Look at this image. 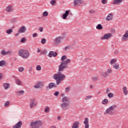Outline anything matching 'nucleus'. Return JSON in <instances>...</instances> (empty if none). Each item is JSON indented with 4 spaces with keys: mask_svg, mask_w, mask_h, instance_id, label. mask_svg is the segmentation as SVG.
Wrapping results in <instances>:
<instances>
[{
    "mask_svg": "<svg viewBox=\"0 0 128 128\" xmlns=\"http://www.w3.org/2000/svg\"><path fill=\"white\" fill-rule=\"evenodd\" d=\"M54 78L56 80V84L58 86L66 78V75L62 73V72H58L57 74H54Z\"/></svg>",
    "mask_w": 128,
    "mask_h": 128,
    "instance_id": "obj_1",
    "label": "nucleus"
},
{
    "mask_svg": "<svg viewBox=\"0 0 128 128\" xmlns=\"http://www.w3.org/2000/svg\"><path fill=\"white\" fill-rule=\"evenodd\" d=\"M18 54L20 56H22V58H28V56H30V52H28V50L22 48L18 52Z\"/></svg>",
    "mask_w": 128,
    "mask_h": 128,
    "instance_id": "obj_2",
    "label": "nucleus"
},
{
    "mask_svg": "<svg viewBox=\"0 0 128 128\" xmlns=\"http://www.w3.org/2000/svg\"><path fill=\"white\" fill-rule=\"evenodd\" d=\"M116 108V105H112L107 108L106 111L104 112V114H112L114 112V108Z\"/></svg>",
    "mask_w": 128,
    "mask_h": 128,
    "instance_id": "obj_3",
    "label": "nucleus"
},
{
    "mask_svg": "<svg viewBox=\"0 0 128 128\" xmlns=\"http://www.w3.org/2000/svg\"><path fill=\"white\" fill-rule=\"evenodd\" d=\"M42 126V122L40 120L33 121L30 124L31 128H38Z\"/></svg>",
    "mask_w": 128,
    "mask_h": 128,
    "instance_id": "obj_4",
    "label": "nucleus"
},
{
    "mask_svg": "<svg viewBox=\"0 0 128 128\" xmlns=\"http://www.w3.org/2000/svg\"><path fill=\"white\" fill-rule=\"evenodd\" d=\"M66 68V66L64 64V62H61L60 64L58 66V72H64V68Z\"/></svg>",
    "mask_w": 128,
    "mask_h": 128,
    "instance_id": "obj_5",
    "label": "nucleus"
},
{
    "mask_svg": "<svg viewBox=\"0 0 128 128\" xmlns=\"http://www.w3.org/2000/svg\"><path fill=\"white\" fill-rule=\"evenodd\" d=\"M112 34L110 33V34H105L103 36L101 37L100 40H110V36H112Z\"/></svg>",
    "mask_w": 128,
    "mask_h": 128,
    "instance_id": "obj_6",
    "label": "nucleus"
},
{
    "mask_svg": "<svg viewBox=\"0 0 128 128\" xmlns=\"http://www.w3.org/2000/svg\"><path fill=\"white\" fill-rule=\"evenodd\" d=\"M68 102H63L61 104V108L62 110H66L68 108Z\"/></svg>",
    "mask_w": 128,
    "mask_h": 128,
    "instance_id": "obj_7",
    "label": "nucleus"
},
{
    "mask_svg": "<svg viewBox=\"0 0 128 128\" xmlns=\"http://www.w3.org/2000/svg\"><path fill=\"white\" fill-rule=\"evenodd\" d=\"M26 30V27L22 26L19 28L18 32V34H24Z\"/></svg>",
    "mask_w": 128,
    "mask_h": 128,
    "instance_id": "obj_8",
    "label": "nucleus"
},
{
    "mask_svg": "<svg viewBox=\"0 0 128 128\" xmlns=\"http://www.w3.org/2000/svg\"><path fill=\"white\" fill-rule=\"evenodd\" d=\"M56 84H54V82H50L48 84V86H46V90H48L50 88H56Z\"/></svg>",
    "mask_w": 128,
    "mask_h": 128,
    "instance_id": "obj_9",
    "label": "nucleus"
},
{
    "mask_svg": "<svg viewBox=\"0 0 128 128\" xmlns=\"http://www.w3.org/2000/svg\"><path fill=\"white\" fill-rule=\"evenodd\" d=\"M1 54H2V56H6L7 54H12V50L6 52V50H3L1 51Z\"/></svg>",
    "mask_w": 128,
    "mask_h": 128,
    "instance_id": "obj_10",
    "label": "nucleus"
},
{
    "mask_svg": "<svg viewBox=\"0 0 128 128\" xmlns=\"http://www.w3.org/2000/svg\"><path fill=\"white\" fill-rule=\"evenodd\" d=\"M84 128H90V124H88V118H84Z\"/></svg>",
    "mask_w": 128,
    "mask_h": 128,
    "instance_id": "obj_11",
    "label": "nucleus"
},
{
    "mask_svg": "<svg viewBox=\"0 0 128 128\" xmlns=\"http://www.w3.org/2000/svg\"><path fill=\"white\" fill-rule=\"evenodd\" d=\"M22 126V121H19L12 126V128H21Z\"/></svg>",
    "mask_w": 128,
    "mask_h": 128,
    "instance_id": "obj_12",
    "label": "nucleus"
},
{
    "mask_svg": "<svg viewBox=\"0 0 128 128\" xmlns=\"http://www.w3.org/2000/svg\"><path fill=\"white\" fill-rule=\"evenodd\" d=\"M62 37H58L57 38H56L54 40V42L55 44H60V42H62Z\"/></svg>",
    "mask_w": 128,
    "mask_h": 128,
    "instance_id": "obj_13",
    "label": "nucleus"
},
{
    "mask_svg": "<svg viewBox=\"0 0 128 128\" xmlns=\"http://www.w3.org/2000/svg\"><path fill=\"white\" fill-rule=\"evenodd\" d=\"M58 52L50 51L48 54V56H49V58H52V56H56Z\"/></svg>",
    "mask_w": 128,
    "mask_h": 128,
    "instance_id": "obj_14",
    "label": "nucleus"
},
{
    "mask_svg": "<svg viewBox=\"0 0 128 128\" xmlns=\"http://www.w3.org/2000/svg\"><path fill=\"white\" fill-rule=\"evenodd\" d=\"M6 10L7 12H12L14 10V7H12V6L10 5L6 8Z\"/></svg>",
    "mask_w": 128,
    "mask_h": 128,
    "instance_id": "obj_15",
    "label": "nucleus"
},
{
    "mask_svg": "<svg viewBox=\"0 0 128 128\" xmlns=\"http://www.w3.org/2000/svg\"><path fill=\"white\" fill-rule=\"evenodd\" d=\"M114 18V14H109L106 18V20H112Z\"/></svg>",
    "mask_w": 128,
    "mask_h": 128,
    "instance_id": "obj_16",
    "label": "nucleus"
},
{
    "mask_svg": "<svg viewBox=\"0 0 128 128\" xmlns=\"http://www.w3.org/2000/svg\"><path fill=\"white\" fill-rule=\"evenodd\" d=\"M62 102H67V104H68L70 102V98L68 96H66L62 98Z\"/></svg>",
    "mask_w": 128,
    "mask_h": 128,
    "instance_id": "obj_17",
    "label": "nucleus"
},
{
    "mask_svg": "<svg viewBox=\"0 0 128 128\" xmlns=\"http://www.w3.org/2000/svg\"><path fill=\"white\" fill-rule=\"evenodd\" d=\"M36 106V104L34 100H30V108H34Z\"/></svg>",
    "mask_w": 128,
    "mask_h": 128,
    "instance_id": "obj_18",
    "label": "nucleus"
},
{
    "mask_svg": "<svg viewBox=\"0 0 128 128\" xmlns=\"http://www.w3.org/2000/svg\"><path fill=\"white\" fill-rule=\"evenodd\" d=\"M80 126V122L76 121L73 123L72 128H78Z\"/></svg>",
    "mask_w": 128,
    "mask_h": 128,
    "instance_id": "obj_19",
    "label": "nucleus"
},
{
    "mask_svg": "<svg viewBox=\"0 0 128 128\" xmlns=\"http://www.w3.org/2000/svg\"><path fill=\"white\" fill-rule=\"evenodd\" d=\"M123 1L124 0H114L112 2V4L118 5L120 4H122Z\"/></svg>",
    "mask_w": 128,
    "mask_h": 128,
    "instance_id": "obj_20",
    "label": "nucleus"
},
{
    "mask_svg": "<svg viewBox=\"0 0 128 128\" xmlns=\"http://www.w3.org/2000/svg\"><path fill=\"white\" fill-rule=\"evenodd\" d=\"M16 84H17L18 86H22V82L18 78H16Z\"/></svg>",
    "mask_w": 128,
    "mask_h": 128,
    "instance_id": "obj_21",
    "label": "nucleus"
},
{
    "mask_svg": "<svg viewBox=\"0 0 128 128\" xmlns=\"http://www.w3.org/2000/svg\"><path fill=\"white\" fill-rule=\"evenodd\" d=\"M68 14H70V10H66L65 14H64L62 16V18L64 20H66V18H68Z\"/></svg>",
    "mask_w": 128,
    "mask_h": 128,
    "instance_id": "obj_22",
    "label": "nucleus"
},
{
    "mask_svg": "<svg viewBox=\"0 0 128 128\" xmlns=\"http://www.w3.org/2000/svg\"><path fill=\"white\" fill-rule=\"evenodd\" d=\"M42 83V82H38L37 84L34 86L35 88H40Z\"/></svg>",
    "mask_w": 128,
    "mask_h": 128,
    "instance_id": "obj_23",
    "label": "nucleus"
},
{
    "mask_svg": "<svg viewBox=\"0 0 128 128\" xmlns=\"http://www.w3.org/2000/svg\"><path fill=\"white\" fill-rule=\"evenodd\" d=\"M82 0H74V6H80L82 4Z\"/></svg>",
    "mask_w": 128,
    "mask_h": 128,
    "instance_id": "obj_24",
    "label": "nucleus"
},
{
    "mask_svg": "<svg viewBox=\"0 0 128 128\" xmlns=\"http://www.w3.org/2000/svg\"><path fill=\"white\" fill-rule=\"evenodd\" d=\"M113 68L115 70H119L120 69V64L118 63H116L113 64Z\"/></svg>",
    "mask_w": 128,
    "mask_h": 128,
    "instance_id": "obj_25",
    "label": "nucleus"
},
{
    "mask_svg": "<svg viewBox=\"0 0 128 128\" xmlns=\"http://www.w3.org/2000/svg\"><path fill=\"white\" fill-rule=\"evenodd\" d=\"M61 62H63V64L65 65L66 66V64H70V59H67L65 61H62Z\"/></svg>",
    "mask_w": 128,
    "mask_h": 128,
    "instance_id": "obj_26",
    "label": "nucleus"
},
{
    "mask_svg": "<svg viewBox=\"0 0 128 128\" xmlns=\"http://www.w3.org/2000/svg\"><path fill=\"white\" fill-rule=\"evenodd\" d=\"M4 88L5 90H8L10 88V84L8 83H4Z\"/></svg>",
    "mask_w": 128,
    "mask_h": 128,
    "instance_id": "obj_27",
    "label": "nucleus"
},
{
    "mask_svg": "<svg viewBox=\"0 0 128 128\" xmlns=\"http://www.w3.org/2000/svg\"><path fill=\"white\" fill-rule=\"evenodd\" d=\"M16 94L17 96H22V94H24V90L18 91Z\"/></svg>",
    "mask_w": 128,
    "mask_h": 128,
    "instance_id": "obj_28",
    "label": "nucleus"
},
{
    "mask_svg": "<svg viewBox=\"0 0 128 128\" xmlns=\"http://www.w3.org/2000/svg\"><path fill=\"white\" fill-rule=\"evenodd\" d=\"M18 70L20 72H22L24 71V68L22 66L19 67L18 68Z\"/></svg>",
    "mask_w": 128,
    "mask_h": 128,
    "instance_id": "obj_29",
    "label": "nucleus"
},
{
    "mask_svg": "<svg viewBox=\"0 0 128 128\" xmlns=\"http://www.w3.org/2000/svg\"><path fill=\"white\" fill-rule=\"evenodd\" d=\"M14 32L12 29H8L6 30V32L8 34H12V32Z\"/></svg>",
    "mask_w": 128,
    "mask_h": 128,
    "instance_id": "obj_30",
    "label": "nucleus"
},
{
    "mask_svg": "<svg viewBox=\"0 0 128 128\" xmlns=\"http://www.w3.org/2000/svg\"><path fill=\"white\" fill-rule=\"evenodd\" d=\"M6 66V61L2 60L0 62V66Z\"/></svg>",
    "mask_w": 128,
    "mask_h": 128,
    "instance_id": "obj_31",
    "label": "nucleus"
},
{
    "mask_svg": "<svg viewBox=\"0 0 128 128\" xmlns=\"http://www.w3.org/2000/svg\"><path fill=\"white\" fill-rule=\"evenodd\" d=\"M117 60H116V59L111 60L110 61V64H116V62Z\"/></svg>",
    "mask_w": 128,
    "mask_h": 128,
    "instance_id": "obj_32",
    "label": "nucleus"
},
{
    "mask_svg": "<svg viewBox=\"0 0 128 128\" xmlns=\"http://www.w3.org/2000/svg\"><path fill=\"white\" fill-rule=\"evenodd\" d=\"M123 92L125 96L128 94V90H126V87L125 86L123 88Z\"/></svg>",
    "mask_w": 128,
    "mask_h": 128,
    "instance_id": "obj_33",
    "label": "nucleus"
},
{
    "mask_svg": "<svg viewBox=\"0 0 128 128\" xmlns=\"http://www.w3.org/2000/svg\"><path fill=\"white\" fill-rule=\"evenodd\" d=\"M101 74L102 76H104V78H106V76H108V74L106 72H102Z\"/></svg>",
    "mask_w": 128,
    "mask_h": 128,
    "instance_id": "obj_34",
    "label": "nucleus"
},
{
    "mask_svg": "<svg viewBox=\"0 0 128 128\" xmlns=\"http://www.w3.org/2000/svg\"><path fill=\"white\" fill-rule=\"evenodd\" d=\"M50 107H48V106L45 107L44 108V112L46 113L49 112H50Z\"/></svg>",
    "mask_w": 128,
    "mask_h": 128,
    "instance_id": "obj_35",
    "label": "nucleus"
},
{
    "mask_svg": "<svg viewBox=\"0 0 128 128\" xmlns=\"http://www.w3.org/2000/svg\"><path fill=\"white\" fill-rule=\"evenodd\" d=\"M96 28H97V30H103L104 28H102V24H98L96 26Z\"/></svg>",
    "mask_w": 128,
    "mask_h": 128,
    "instance_id": "obj_36",
    "label": "nucleus"
},
{
    "mask_svg": "<svg viewBox=\"0 0 128 128\" xmlns=\"http://www.w3.org/2000/svg\"><path fill=\"white\" fill-rule=\"evenodd\" d=\"M108 102V99H104L102 100V104H106Z\"/></svg>",
    "mask_w": 128,
    "mask_h": 128,
    "instance_id": "obj_37",
    "label": "nucleus"
},
{
    "mask_svg": "<svg viewBox=\"0 0 128 128\" xmlns=\"http://www.w3.org/2000/svg\"><path fill=\"white\" fill-rule=\"evenodd\" d=\"M106 72L108 74H112V68H108Z\"/></svg>",
    "mask_w": 128,
    "mask_h": 128,
    "instance_id": "obj_38",
    "label": "nucleus"
},
{
    "mask_svg": "<svg viewBox=\"0 0 128 128\" xmlns=\"http://www.w3.org/2000/svg\"><path fill=\"white\" fill-rule=\"evenodd\" d=\"M41 42L43 44H46V38H42L41 40Z\"/></svg>",
    "mask_w": 128,
    "mask_h": 128,
    "instance_id": "obj_39",
    "label": "nucleus"
},
{
    "mask_svg": "<svg viewBox=\"0 0 128 128\" xmlns=\"http://www.w3.org/2000/svg\"><path fill=\"white\" fill-rule=\"evenodd\" d=\"M70 86H67L66 88H65V92H70Z\"/></svg>",
    "mask_w": 128,
    "mask_h": 128,
    "instance_id": "obj_40",
    "label": "nucleus"
},
{
    "mask_svg": "<svg viewBox=\"0 0 128 128\" xmlns=\"http://www.w3.org/2000/svg\"><path fill=\"white\" fill-rule=\"evenodd\" d=\"M36 69L38 70H42V66H40V65H38L36 66Z\"/></svg>",
    "mask_w": 128,
    "mask_h": 128,
    "instance_id": "obj_41",
    "label": "nucleus"
},
{
    "mask_svg": "<svg viewBox=\"0 0 128 128\" xmlns=\"http://www.w3.org/2000/svg\"><path fill=\"white\" fill-rule=\"evenodd\" d=\"M50 4L52 6H54V4H56V0H52L50 1Z\"/></svg>",
    "mask_w": 128,
    "mask_h": 128,
    "instance_id": "obj_42",
    "label": "nucleus"
},
{
    "mask_svg": "<svg viewBox=\"0 0 128 128\" xmlns=\"http://www.w3.org/2000/svg\"><path fill=\"white\" fill-rule=\"evenodd\" d=\"M92 80L93 82H96V80H98V77L96 76L92 77Z\"/></svg>",
    "mask_w": 128,
    "mask_h": 128,
    "instance_id": "obj_43",
    "label": "nucleus"
},
{
    "mask_svg": "<svg viewBox=\"0 0 128 128\" xmlns=\"http://www.w3.org/2000/svg\"><path fill=\"white\" fill-rule=\"evenodd\" d=\"M92 98V96H87L86 97L85 100H90V98Z\"/></svg>",
    "mask_w": 128,
    "mask_h": 128,
    "instance_id": "obj_44",
    "label": "nucleus"
},
{
    "mask_svg": "<svg viewBox=\"0 0 128 128\" xmlns=\"http://www.w3.org/2000/svg\"><path fill=\"white\" fill-rule=\"evenodd\" d=\"M26 40V38H23L21 39L20 42H22V44H24V42Z\"/></svg>",
    "mask_w": 128,
    "mask_h": 128,
    "instance_id": "obj_45",
    "label": "nucleus"
},
{
    "mask_svg": "<svg viewBox=\"0 0 128 128\" xmlns=\"http://www.w3.org/2000/svg\"><path fill=\"white\" fill-rule=\"evenodd\" d=\"M48 16V12H43V16Z\"/></svg>",
    "mask_w": 128,
    "mask_h": 128,
    "instance_id": "obj_46",
    "label": "nucleus"
},
{
    "mask_svg": "<svg viewBox=\"0 0 128 128\" xmlns=\"http://www.w3.org/2000/svg\"><path fill=\"white\" fill-rule=\"evenodd\" d=\"M64 60H66V56H64L62 57L61 60H62V62H64Z\"/></svg>",
    "mask_w": 128,
    "mask_h": 128,
    "instance_id": "obj_47",
    "label": "nucleus"
},
{
    "mask_svg": "<svg viewBox=\"0 0 128 128\" xmlns=\"http://www.w3.org/2000/svg\"><path fill=\"white\" fill-rule=\"evenodd\" d=\"M108 98H114V94L112 93H109L108 94Z\"/></svg>",
    "mask_w": 128,
    "mask_h": 128,
    "instance_id": "obj_48",
    "label": "nucleus"
},
{
    "mask_svg": "<svg viewBox=\"0 0 128 128\" xmlns=\"http://www.w3.org/2000/svg\"><path fill=\"white\" fill-rule=\"evenodd\" d=\"M10 105V102L7 101L4 104V106H8Z\"/></svg>",
    "mask_w": 128,
    "mask_h": 128,
    "instance_id": "obj_49",
    "label": "nucleus"
},
{
    "mask_svg": "<svg viewBox=\"0 0 128 128\" xmlns=\"http://www.w3.org/2000/svg\"><path fill=\"white\" fill-rule=\"evenodd\" d=\"M38 30L40 32H42L44 30V27H40L38 28Z\"/></svg>",
    "mask_w": 128,
    "mask_h": 128,
    "instance_id": "obj_50",
    "label": "nucleus"
},
{
    "mask_svg": "<svg viewBox=\"0 0 128 128\" xmlns=\"http://www.w3.org/2000/svg\"><path fill=\"white\" fill-rule=\"evenodd\" d=\"M58 94H60V92L56 91L54 92V95L56 96H58Z\"/></svg>",
    "mask_w": 128,
    "mask_h": 128,
    "instance_id": "obj_51",
    "label": "nucleus"
},
{
    "mask_svg": "<svg viewBox=\"0 0 128 128\" xmlns=\"http://www.w3.org/2000/svg\"><path fill=\"white\" fill-rule=\"evenodd\" d=\"M102 2L104 4H108V1H106V0H102Z\"/></svg>",
    "mask_w": 128,
    "mask_h": 128,
    "instance_id": "obj_52",
    "label": "nucleus"
},
{
    "mask_svg": "<svg viewBox=\"0 0 128 128\" xmlns=\"http://www.w3.org/2000/svg\"><path fill=\"white\" fill-rule=\"evenodd\" d=\"M32 36H33V38H36V36H38V34H36V33H34V34H32Z\"/></svg>",
    "mask_w": 128,
    "mask_h": 128,
    "instance_id": "obj_53",
    "label": "nucleus"
},
{
    "mask_svg": "<svg viewBox=\"0 0 128 128\" xmlns=\"http://www.w3.org/2000/svg\"><path fill=\"white\" fill-rule=\"evenodd\" d=\"M89 12H90V14H92L94 12V10H90Z\"/></svg>",
    "mask_w": 128,
    "mask_h": 128,
    "instance_id": "obj_54",
    "label": "nucleus"
},
{
    "mask_svg": "<svg viewBox=\"0 0 128 128\" xmlns=\"http://www.w3.org/2000/svg\"><path fill=\"white\" fill-rule=\"evenodd\" d=\"M42 54H46V50H44L42 52Z\"/></svg>",
    "mask_w": 128,
    "mask_h": 128,
    "instance_id": "obj_55",
    "label": "nucleus"
},
{
    "mask_svg": "<svg viewBox=\"0 0 128 128\" xmlns=\"http://www.w3.org/2000/svg\"><path fill=\"white\" fill-rule=\"evenodd\" d=\"M32 68L30 67V68L28 69V71L29 72H32Z\"/></svg>",
    "mask_w": 128,
    "mask_h": 128,
    "instance_id": "obj_56",
    "label": "nucleus"
},
{
    "mask_svg": "<svg viewBox=\"0 0 128 128\" xmlns=\"http://www.w3.org/2000/svg\"><path fill=\"white\" fill-rule=\"evenodd\" d=\"M69 48H70V46H66L65 47L64 50H68Z\"/></svg>",
    "mask_w": 128,
    "mask_h": 128,
    "instance_id": "obj_57",
    "label": "nucleus"
},
{
    "mask_svg": "<svg viewBox=\"0 0 128 128\" xmlns=\"http://www.w3.org/2000/svg\"><path fill=\"white\" fill-rule=\"evenodd\" d=\"M38 52H40L41 50H40V48H38Z\"/></svg>",
    "mask_w": 128,
    "mask_h": 128,
    "instance_id": "obj_58",
    "label": "nucleus"
},
{
    "mask_svg": "<svg viewBox=\"0 0 128 128\" xmlns=\"http://www.w3.org/2000/svg\"><path fill=\"white\" fill-rule=\"evenodd\" d=\"M50 128H56V126H50Z\"/></svg>",
    "mask_w": 128,
    "mask_h": 128,
    "instance_id": "obj_59",
    "label": "nucleus"
},
{
    "mask_svg": "<svg viewBox=\"0 0 128 128\" xmlns=\"http://www.w3.org/2000/svg\"><path fill=\"white\" fill-rule=\"evenodd\" d=\"M90 88H94V85H91Z\"/></svg>",
    "mask_w": 128,
    "mask_h": 128,
    "instance_id": "obj_60",
    "label": "nucleus"
},
{
    "mask_svg": "<svg viewBox=\"0 0 128 128\" xmlns=\"http://www.w3.org/2000/svg\"><path fill=\"white\" fill-rule=\"evenodd\" d=\"M2 74H0V80H2Z\"/></svg>",
    "mask_w": 128,
    "mask_h": 128,
    "instance_id": "obj_61",
    "label": "nucleus"
},
{
    "mask_svg": "<svg viewBox=\"0 0 128 128\" xmlns=\"http://www.w3.org/2000/svg\"><path fill=\"white\" fill-rule=\"evenodd\" d=\"M18 34H20V33H17L16 34V36H18Z\"/></svg>",
    "mask_w": 128,
    "mask_h": 128,
    "instance_id": "obj_62",
    "label": "nucleus"
},
{
    "mask_svg": "<svg viewBox=\"0 0 128 128\" xmlns=\"http://www.w3.org/2000/svg\"><path fill=\"white\" fill-rule=\"evenodd\" d=\"M106 92H110V89H108L106 90Z\"/></svg>",
    "mask_w": 128,
    "mask_h": 128,
    "instance_id": "obj_63",
    "label": "nucleus"
},
{
    "mask_svg": "<svg viewBox=\"0 0 128 128\" xmlns=\"http://www.w3.org/2000/svg\"><path fill=\"white\" fill-rule=\"evenodd\" d=\"M58 120H60V116L58 117Z\"/></svg>",
    "mask_w": 128,
    "mask_h": 128,
    "instance_id": "obj_64",
    "label": "nucleus"
}]
</instances>
